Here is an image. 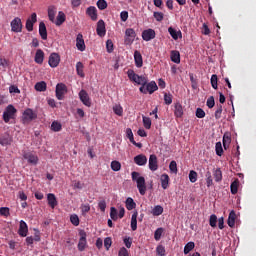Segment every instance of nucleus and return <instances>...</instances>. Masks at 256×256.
Returning <instances> with one entry per match:
<instances>
[{"label": "nucleus", "mask_w": 256, "mask_h": 256, "mask_svg": "<svg viewBox=\"0 0 256 256\" xmlns=\"http://www.w3.org/2000/svg\"><path fill=\"white\" fill-rule=\"evenodd\" d=\"M213 176H214V179H215L216 183H219V181H222L223 172H221V168H218V169L214 170Z\"/></svg>", "instance_id": "obj_35"}, {"label": "nucleus", "mask_w": 256, "mask_h": 256, "mask_svg": "<svg viewBox=\"0 0 256 256\" xmlns=\"http://www.w3.org/2000/svg\"><path fill=\"white\" fill-rule=\"evenodd\" d=\"M148 81L149 80L147 79V77L138 75V78H136L135 83H137V85H141V87H144V85H147Z\"/></svg>", "instance_id": "obj_41"}, {"label": "nucleus", "mask_w": 256, "mask_h": 256, "mask_svg": "<svg viewBox=\"0 0 256 256\" xmlns=\"http://www.w3.org/2000/svg\"><path fill=\"white\" fill-rule=\"evenodd\" d=\"M134 61H135V65L138 68L143 67V56L141 55V52H139V50H136L134 52Z\"/></svg>", "instance_id": "obj_21"}, {"label": "nucleus", "mask_w": 256, "mask_h": 256, "mask_svg": "<svg viewBox=\"0 0 256 256\" xmlns=\"http://www.w3.org/2000/svg\"><path fill=\"white\" fill-rule=\"evenodd\" d=\"M70 222L74 227H79V216L77 214H72L70 216Z\"/></svg>", "instance_id": "obj_47"}, {"label": "nucleus", "mask_w": 256, "mask_h": 256, "mask_svg": "<svg viewBox=\"0 0 256 256\" xmlns=\"http://www.w3.org/2000/svg\"><path fill=\"white\" fill-rule=\"evenodd\" d=\"M76 47L78 51H85V40L83 39V34H78L76 37Z\"/></svg>", "instance_id": "obj_18"}, {"label": "nucleus", "mask_w": 256, "mask_h": 256, "mask_svg": "<svg viewBox=\"0 0 256 256\" xmlns=\"http://www.w3.org/2000/svg\"><path fill=\"white\" fill-rule=\"evenodd\" d=\"M235 219H237V214L235 213V210H232L228 216V225L231 228L235 227Z\"/></svg>", "instance_id": "obj_28"}, {"label": "nucleus", "mask_w": 256, "mask_h": 256, "mask_svg": "<svg viewBox=\"0 0 256 256\" xmlns=\"http://www.w3.org/2000/svg\"><path fill=\"white\" fill-rule=\"evenodd\" d=\"M210 81H211V86L213 87V89H218V84H217L218 78H217V75H216V74H213V75L211 76Z\"/></svg>", "instance_id": "obj_57"}, {"label": "nucleus", "mask_w": 256, "mask_h": 256, "mask_svg": "<svg viewBox=\"0 0 256 256\" xmlns=\"http://www.w3.org/2000/svg\"><path fill=\"white\" fill-rule=\"evenodd\" d=\"M112 171H121V162L114 160L111 162Z\"/></svg>", "instance_id": "obj_46"}, {"label": "nucleus", "mask_w": 256, "mask_h": 256, "mask_svg": "<svg viewBox=\"0 0 256 256\" xmlns=\"http://www.w3.org/2000/svg\"><path fill=\"white\" fill-rule=\"evenodd\" d=\"M47 201H48V205L51 207V209H55V207H57V205H58L57 197H55V194H53V193H49L47 195Z\"/></svg>", "instance_id": "obj_22"}, {"label": "nucleus", "mask_w": 256, "mask_h": 256, "mask_svg": "<svg viewBox=\"0 0 256 256\" xmlns=\"http://www.w3.org/2000/svg\"><path fill=\"white\" fill-rule=\"evenodd\" d=\"M170 58L173 63H181V54L177 50L171 51Z\"/></svg>", "instance_id": "obj_25"}, {"label": "nucleus", "mask_w": 256, "mask_h": 256, "mask_svg": "<svg viewBox=\"0 0 256 256\" xmlns=\"http://www.w3.org/2000/svg\"><path fill=\"white\" fill-rule=\"evenodd\" d=\"M37 117V113L33 111V109L28 108L22 114V121L23 123H31Z\"/></svg>", "instance_id": "obj_4"}, {"label": "nucleus", "mask_w": 256, "mask_h": 256, "mask_svg": "<svg viewBox=\"0 0 256 256\" xmlns=\"http://www.w3.org/2000/svg\"><path fill=\"white\" fill-rule=\"evenodd\" d=\"M10 27L13 33H21V31H23V22H21V18H14L10 23Z\"/></svg>", "instance_id": "obj_5"}, {"label": "nucleus", "mask_w": 256, "mask_h": 256, "mask_svg": "<svg viewBox=\"0 0 256 256\" xmlns=\"http://www.w3.org/2000/svg\"><path fill=\"white\" fill-rule=\"evenodd\" d=\"M17 115V109L13 105H8L3 112V121L9 123L11 119H15Z\"/></svg>", "instance_id": "obj_2"}, {"label": "nucleus", "mask_w": 256, "mask_h": 256, "mask_svg": "<svg viewBox=\"0 0 256 256\" xmlns=\"http://www.w3.org/2000/svg\"><path fill=\"white\" fill-rule=\"evenodd\" d=\"M142 119H143V125L145 129H151V118L147 116H143Z\"/></svg>", "instance_id": "obj_51"}, {"label": "nucleus", "mask_w": 256, "mask_h": 256, "mask_svg": "<svg viewBox=\"0 0 256 256\" xmlns=\"http://www.w3.org/2000/svg\"><path fill=\"white\" fill-rule=\"evenodd\" d=\"M59 63H61V56L58 53H51L48 60V65L55 69V67H59Z\"/></svg>", "instance_id": "obj_8"}, {"label": "nucleus", "mask_w": 256, "mask_h": 256, "mask_svg": "<svg viewBox=\"0 0 256 256\" xmlns=\"http://www.w3.org/2000/svg\"><path fill=\"white\" fill-rule=\"evenodd\" d=\"M206 185L207 187H211L213 185V178L211 177V172L206 173Z\"/></svg>", "instance_id": "obj_60"}, {"label": "nucleus", "mask_w": 256, "mask_h": 256, "mask_svg": "<svg viewBox=\"0 0 256 256\" xmlns=\"http://www.w3.org/2000/svg\"><path fill=\"white\" fill-rule=\"evenodd\" d=\"M161 235H163V228L156 229L155 232H154V239L156 241L161 240Z\"/></svg>", "instance_id": "obj_56"}, {"label": "nucleus", "mask_w": 256, "mask_h": 256, "mask_svg": "<svg viewBox=\"0 0 256 256\" xmlns=\"http://www.w3.org/2000/svg\"><path fill=\"white\" fill-rule=\"evenodd\" d=\"M111 245H113V240L111 239V237H106L104 239V247L106 251H109V249H111Z\"/></svg>", "instance_id": "obj_50"}, {"label": "nucleus", "mask_w": 256, "mask_h": 256, "mask_svg": "<svg viewBox=\"0 0 256 256\" xmlns=\"http://www.w3.org/2000/svg\"><path fill=\"white\" fill-rule=\"evenodd\" d=\"M152 215L154 217H159V215H163V208L161 205H156L153 209H152Z\"/></svg>", "instance_id": "obj_37"}, {"label": "nucleus", "mask_w": 256, "mask_h": 256, "mask_svg": "<svg viewBox=\"0 0 256 256\" xmlns=\"http://www.w3.org/2000/svg\"><path fill=\"white\" fill-rule=\"evenodd\" d=\"M127 75H128V79H130V81H133L135 83V81H137V79H139V74H136L135 71L129 69L127 71Z\"/></svg>", "instance_id": "obj_39"}, {"label": "nucleus", "mask_w": 256, "mask_h": 256, "mask_svg": "<svg viewBox=\"0 0 256 256\" xmlns=\"http://www.w3.org/2000/svg\"><path fill=\"white\" fill-rule=\"evenodd\" d=\"M168 33L171 35V37H172V39H174V41H177V39H179V35L181 37V31H176L175 28H173V27L168 28Z\"/></svg>", "instance_id": "obj_32"}, {"label": "nucleus", "mask_w": 256, "mask_h": 256, "mask_svg": "<svg viewBox=\"0 0 256 256\" xmlns=\"http://www.w3.org/2000/svg\"><path fill=\"white\" fill-rule=\"evenodd\" d=\"M96 5L100 11H105V9H107V1L105 0H98Z\"/></svg>", "instance_id": "obj_48"}, {"label": "nucleus", "mask_w": 256, "mask_h": 256, "mask_svg": "<svg viewBox=\"0 0 256 256\" xmlns=\"http://www.w3.org/2000/svg\"><path fill=\"white\" fill-rule=\"evenodd\" d=\"M149 169L150 171H157V169H159L157 155L155 154H151L149 157Z\"/></svg>", "instance_id": "obj_14"}, {"label": "nucleus", "mask_w": 256, "mask_h": 256, "mask_svg": "<svg viewBox=\"0 0 256 256\" xmlns=\"http://www.w3.org/2000/svg\"><path fill=\"white\" fill-rule=\"evenodd\" d=\"M65 19H66L65 13H63V11H59L56 18L55 25H57V27H61V25L65 23Z\"/></svg>", "instance_id": "obj_27"}, {"label": "nucleus", "mask_w": 256, "mask_h": 256, "mask_svg": "<svg viewBox=\"0 0 256 256\" xmlns=\"http://www.w3.org/2000/svg\"><path fill=\"white\" fill-rule=\"evenodd\" d=\"M134 163H136V165H139L140 167H143V165H147V156L143 154L135 156Z\"/></svg>", "instance_id": "obj_20"}, {"label": "nucleus", "mask_w": 256, "mask_h": 256, "mask_svg": "<svg viewBox=\"0 0 256 256\" xmlns=\"http://www.w3.org/2000/svg\"><path fill=\"white\" fill-rule=\"evenodd\" d=\"M137 215H139V214L137 213V211H135L131 217L130 226H131L132 231H137Z\"/></svg>", "instance_id": "obj_33"}, {"label": "nucleus", "mask_w": 256, "mask_h": 256, "mask_svg": "<svg viewBox=\"0 0 256 256\" xmlns=\"http://www.w3.org/2000/svg\"><path fill=\"white\" fill-rule=\"evenodd\" d=\"M153 17L154 19H156V21L161 22L165 18V14H163L162 12H154Z\"/></svg>", "instance_id": "obj_58"}, {"label": "nucleus", "mask_w": 256, "mask_h": 256, "mask_svg": "<svg viewBox=\"0 0 256 256\" xmlns=\"http://www.w3.org/2000/svg\"><path fill=\"white\" fill-rule=\"evenodd\" d=\"M195 249V242H188L184 247V255H189Z\"/></svg>", "instance_id": "obj_36"}, {"label": "nucleus", "mask_w": 256, "mask_h": 256, "mask_svg": "<svg viewBox=\"0 0 256 256\" xmlns=\"http://www.w3.org/2000/svg\"><path fill=\"white\" fill-rule=\"evenodd\" d=\"M157 89H159V86H157V83L155 81H151V82H146V85L141 86L139 88L140 93H144V95H147V93H149L150 95H153V93H155V91H157Z\"/></svg>", "instance_id": "obj_3"}, {"label": "nucleus", "mask_w": 256, "mask_h": 256, "mask_svg": "<svg viewBox=\"0 0 256 256\" xmlns=\"http://www.w3.org/2000/svg\"><path fill=\"white\" fill-rule=\"evenodd\" d=\"M67 93V85L63 83H59L56 85V97L58 101H63V97H65Z\"/></svg>", "instance_id": "obj_9"}, {"label": "nucleus", "mask_w": 256, "mask_h": 256, "mask_svg": "<svg viewBox=\"0 0 256 256\" xmlns=\"http://www.w3.org/2000/svg\"><path fill=\"white\" fill-rule=\"evenodd\" d=\"M23 159H25L29 165H37V163H39V157L33 152H24Z\"/></svg>", "instance_id": "obj_7"}, {"label": "nucleus", "mask_w": 256, "mask_h": 256, "mask_svg": "<svg viewBox=\"0 0 256 256\" xmlns=\"http://www.w3.org/2000/svg\"><path fill=\"white\" fill-rule=\"evenodd\" d=\"M85 68V66L83 65L82 62H77L76 63V73L79 77H85V72L83 71V69Z\"/></svg>", "instance_id": "obj_31"}, {"label": "nucleus", "mask_w": 256, "mask_h": 256, "mask_svg": "<svg viewBox=\"0 0 256 256\" xmlns=\"http://www.w3.org/2000/svg\"><path fill=\"white\" fill-rule=\"evenodd\" d=\"M209 225H210V227H213V228L217 227V215L212 214L210 216Z\"/></svg>", "instance_id": "obj_53"}, {"label": "nucleus", "mask_w": 256, "mask_h": 256, "mask_svg": "<svg viewBox=\"0 0 256 256\" xmlns=\"http://www.w3.org/2000/svg\"><path fill=\"white\" fill-rule=\"evenodd\" d=\"M80 239L78 242V250L79 251H85V248L87 247V233L83 230L79 232Z\"/></svg>", "instance_id": "obj_10"}, {"label": "nucleus", "mask_w": 256, "mask_h": 256, "mask_svg": "<svg viewBox=\"0 0 256 256\" xmlns=\"http://www.w3.org/2000/svg\"><path fill=\"white\" fill-rule=\"evenodd\" d=\"M126 135L130 143H133L135 141V138L133 137V130H131V128L126 129Z\"/></svg>", "instance_id": "obj_59"}, {"label": "nucleus", "mask_w": 256, "mask_h": 256, "mask_svg": "<svg viewBox=\"0 0 256 256\" xmlns=\"http://www.w3.org/2000/svg\"><path fill=\"white\" fill-rule=\"evenodd\" d=\"M135 37H137L135 30L133 28H127L124 39L125 45H132L133 41H135Z\"/></svg>", "instance_id": "obj_6"}, {"label": "nucleus", "mask_w": 256, "mask_h": 256, "mask_svg": "<svg viewBox=\"0 0 256 256\" xmlns=\"http://www.w3.org/2000/svg\"><path fill=\"white\" fill-rule=\"evenodd\" d=\"M34 89L39 92L47 91V83L45 81H41L35 84Z\"/></svg>", "instance_id": "obj_34"}, {"label": "nucleus", "mask_w": 256, "mask_h": 256, "mask_svg": "<svg viewBox=\"0 0 256 256\" xmlns=\"http://www.w3.org/2000/svg\"><path fill=\"white\" fill-rule=\"evenodd\" d=\"M157 255L165 256V247L163 245H159L156 248Z\"/></svg>", "instance_id": "obj_63"}, {"label": "nucleus", "mask_w": 256, "mask_h": 256, "mask_svg": "<svg viewBox=\"0 0 256 256\" xmlns=\"http://www.w3.org/2000/svg\"><path fill=\"white\" fill-rule=\"evenodd\" d=\"M96 33L99 37H105L107 30L105 29V21L99 20L97 22Z\"/></svg>", "instance_id": "obj_13"}, {"label": "nucleus", "mask_w": 256, "mask_h": 256, "mask_svg": "<svg viewBox=\"0 0 256 256\" xmlns=\"http://www.w3.org/2000/svg\"><path fill=\"white\" fill-rule=\"evenodd\" d=\"M229 145H231V136L224 134L223 136V147L225 150L229 149Z\"/></svg>", "instance_id": "obj_40"}, {"label": "nucleus", "mask_w": 256, "mask_h": 256, "mask_svg": "<svg viewBox=\"0 0 256 256\" xmlns=\"http://www.w3.org/2000/svg\"><path fill=\"white\" fill-rule=\"evenodd\" d=\"M197 173L195 172V170H191L189 173V181L190 183H196L197 182Z\"/></svg>", "instance_id": "obj_54"}, {"label": "nucleus", "mask_w": 256, "mask_h": 256, "mask_svg": "<svg viewBox=\"0 0 256 256\" xmlns=\"http://www.w3.org/2000/svg\"><path fill=\"white\" fill-rule=\"evenodd\" d=\"M39 35L43 41H47V26H45V22H40L39 24Z\"/></svg>", "instance_id": "obj_23"}, {"label": "nucleus", "mask_w": 256, "mask_h": 256, "mask_svg": "<svg viewBox=\"0 0 256 256\" xmlns=\"http://www.w3.org/2000/svg\"><path fill=\"white\" fill-rule=\"evenodd\" d=\"M123 243L127 249H131V246L133 245V238L129 236H125L123 238Z\"/></svg>", "instance_id": "obj_44"}, {"label": "nucleus", "mask_w": 256, "mask_h": 256, "mask_svg": "<svg viewBox=\"0 0 256 256\" xmlns=\"http://www.w3.org/2000/svg\"><path fill=\"white\" fill-rule=\"evenodd\" d=\"M132 181H136L137 189L140 195H145L147 193V186L145 185V177L141 176L139 172H132Z\"/></svg>", "instance_id": "obj_1"}, {"label": "nucleus", "mask_w": 256, "mask_h": 256, "mask_svg": "<svg viewBox=\"0 0 256 256\" xmlns=\"http://www.w3.org/2000/svg\"><path fill=\"white\" fill-rule=\"evenodd\" d=\"M106 49L107 53H113V41L112 40H107L106 41Z\"/></svg>", "instance_id": "obj_62"}, {"label": "nucleus", "mask_w": 256, "mask_h": 256, "mask_svg": "<svg viewBox=\"0 0 256 256\" xmlns=\"http://www.w3.org/2000/svg\"><path fill=\"white\" fill-rule=\"evenodd\" d=\"M36 21H37V13H32L31 17H29L26 20V29H27V31H29V32L33 31V26L35 25Z\"/></svg>", "instance_id": "obj_12"}, {"label": "nucleus", "mask_w": 256, "mask_h": 256, "mask_svg": "<svg viewBox=\"0 0 256 256\" xmlns=\"http://www.w3.org/2000/svg\"><path fill=\"white\" fill-rule=\"evenodd\" d=\"M169 169L171 173H177V162L175 160L170 162Z\"/></svg>", "instance_id": "obj_61"}, {"label": "nucleus", "mask_w": 256, "mask_h": 256, "mask_svg": "<svg viewBox=\"0 0 256 256\" xmlns=\"http://www.w3.org/2000/svg\"><path fill=\"white\" fill-rule=\"evenodd\" d=\"M142 39L144 41H151L155 39V30L153 29H147L142 32Z\"/></svg>", "instance_id": "obj_15"}, {"label": "nucleus", "mask_w": 256, "mask_h": 256, "mask_svg": "<svg viewBox=\"0 0 256 256\" xmlns=\"http://www.w3.org/2000/svg\"><path fill=\"white\" fill-rule=\"evenodd\" d=\"M137 207V204L135 203V201L133 200V198L128 197L126 199V209L128 211H133V209H135Z\"/></svg>", "instance_id": "obj_30"}, {"label": "nucleus", "mask_w": 256, "mask_h": 256, "mask_svg": "<svg viewBox=\"0 0 256 256\" xmlns=\"http://www.w3.org/2000/svg\"><path fill=\"white\" fill-rule=\"evenodd\" d=\"M29 233V227L27 226V223L23 220L20 221L18 234L20 237H25Z\"/></svg>", "instance_id": "obj_16"}, {"label": "nucleus", "mask_w": 256, "mask_h": 256, "mask_svg": "<svg viewBox=\"0 0 256 256\" xmlns=\"http://www.w3.org/2000/svg\"><path fill=\"white\" fill-rule=\"evenodd\" d=\"M110 218L112 219V221H117V219H119V215L116 207L110 208Z\"/></svg>", "instance_id": "obj_43"}, {"label": "nucleus", "mask_w": 256, "mask_h": 256, "mask_svg": "<svg viewBox=\"0 0 256 256\" xmlns=\"http://www.w3.org/2000/svg\"><path fill=\"white\" fill-rule=\"evenodd\" d=\"M0 215L2 217H9V215H11L9 207H1L0 208Z\"/></svg>", "instance_id": "obj_55"}, {"label": "nucleus", "mask_w": 256, "mask_h": 256, "mask_svg": "<svg viewBox=\"0 0 256 256\" xmlns=\"http://www.w3.org/2000/svg\"><path fill=\"white\" fill-rule=\"evenodd\" d=\"M113 111H114L115 115H118V117L123 116V107L120 104H115L113 106Z\"/></svg>", "instance_id": "obj_42"}, {"label": "nucleus", "mask_w": 256, "mask_h": 256, "mask_svg": "<svg viewBox=\"0 0 256 256\" xmlns=\"http://www.w3.org/2000/svg\"><path fill=\"white\" fill-rule=\"evenodd\" d=\"M118 256H129V251L127 250V248L122 247L118 252Z\"/></svg>", "instance_id": "obj_64"}, {"label": "nucleus", "mask_w": 256, "mask_h": 256, "mask_svg": "<svg viewBox=\"0 0 256 256\" xmlns=\"http://www.w3.org/2000/svg\"><path fill=\"white\" fill-rule=\"evenodd\" d=\"M174 115L177 118L183 117V105H181L179 102H177L174 106Z\"/></svg>", "instance_id": "obj_26"}, {"label": "nucleus", "mask_w": 256, "mask_h": 256, "mask_svg": "<svg viewBox=\"0 0 256 256\" xmlns=\"http://www.w3.org/2000/svg\"><path fill=\"white\" fill-rule=\"evenodd\" d=\"M86 15H88L92 21H97V8L95 6L88 7L86 10Z\"/></svg>", "instance_id": "obj_19"}, {"label": "nucleus", "mask_w": 256, "mask_h": 256, "mask_svg": "<svg viewBox=\"0 0 256 256\" xmlns=\"http://www.w3.org/2000/svg\"><path fill=\"white\" fill-rule=\"evenodd\" d=\"M63 129V126L61 125L60 122L58 121H53L51 124V130L54 131L55 133H58Z\"/></svg>", "instance_id": "obj_38"}, {"label": "nucleus", "mask_w": 256, "mask_h": 256, "mask_svg": "<svg viewBox=\"0 0 256 256\" xmlns=\"http://www.w3.org/2000/svg\"><path fill=\"white\" fill-rule=\"evenodd\" d=\"M169 175L168 174H162L160 176V183H161V187L162 189H169Z\"/></svg>", "instance_id": "obj_24"}, {"label": "nucleus", "mask_w": 256, "mask_h": 256, "mask_svg": "<svg viewBox=\"0 0 256 256\" xmlns=\"http://www.w3.org/2000/svg\"><path fill=\"white\" fill-rule=\"evenodd\" d=\"M44 60H45V52H43V50L41 49H38L34 57L35 63H37L38 65H43Z\"/></svg>", "instance_id": "obj_17"}, {"label": "nucleus", "mask_w": 256, "mask_h": 256, "mask_svg": "<svg viewBox=\"0 0 256 256\" xmlns=\"http://www.w3.org/2000/svg\"><path fill=\"white\" fill-rule=\"evenodd\" d=\"M56 11L53 7L48 8V17L49 20L54 23L55 22V15H56Z\"/></svg>", "instance_id": "obj_45"}, {"label": "nucleus", "mask_w": 256, "mask_h": 256, "mask_svg": "<svg viewBox=\"0 0 256 256\" xmlns=\"http://www.w3.org/2000/svg\"><path fill=\"white\" fill-rule=\"evenodd\" d=\"M230 191L232 195H237L239 191V179H235L230 185Z\"/></svg>", "instance_id": "obj_29"}, {"label": "nucleus", "mask_w": 256, "mask_h": 256, "mask_svg": "<svg viewBox=\"0 0 256 256\" xmlns=\"http://www.w3.org/2000/svg\"><path fill=\"white\" fill-rule=\"evenodd\" d=\"M79 98L83 105H85L86 107L91 106V98H89V94L87 93V91L81 90L79 92Z\"/></svg>", "instance_id": "obj_11"}, {"label": "nucleus", "mask_w": 256, "mask_h": 256, "mask_svg": "<svg viewBox=\"0 0 256 256\" xmlns=\"http://www.w3.org/2000/svg\"><path fill=\"white\" fill-rule=\"evenodd\" d=\"M216 155H218V157H221V155H223V145L221 144V142H217L216 146Z\"/></svg>", "instance_id": "obj_52"}, {"label": "nucleus", "mask_w": 256, "mask_h": 256, "mask_svg": "<svg viewBox=\"0 0 256 256\" xmlns=\"http://www.w3.org/2000/svg\"><path fill=\"white\" fill-rule=\"evenodd\" d=\"M164 103L165 105H171L173 103V95L171 93L164 94Z\"/></svg>", "instance_id": "obj_49"}]
</instances>
